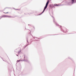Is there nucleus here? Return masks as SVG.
Here are the masks:
<instances>
[{
	"instance_id": "nucleus-5",
	"label": "nucleus",
	"mask_w": 76,
	"mask_h": 76,
	"mask_svg": "<svg viewBox=\"0 0 76 76\" xmlns=\"http://www.w3.org/2000/svg\"><path fill=\"white\" fill-rule=\"evenodd\" d=\"M4 13H9V12H4Z\"/></svg>"
},
{
	"instance_id": "nucleus-3",
	"label": "nucleus",
	"mask_w": 76,
	"mask_h": 76,
	"mask_svg": "<svg viewBox=\"0 0 76 76\" xmlns=\"http://www.w3.org/2000/svg\"><path fill=\"white\" fill-rule=\"evenodd\" d=\"M54 6H60V5L56 4L54 5Z\"/></svg>"
},
{
	"instance_id": "nucleus-4",
	"label": "nucleus",
	"mask_w": 76,
	"mask_h": 76,
	"mask_svg": "<svg viewBox=\"0 0 76 76\" xmlns=\"http://www.w3.org/2000/svg\"><path fill=\"white\" fill-rule=\"evenodd\" d=\"M72 3H73V2H74V0H72Z\"/></svg>"
},
{
	"instance_id": "nucleus-8",
	"label": "nucleus",
	"mask_w": 76,
	"mask_h": 76,
	"mask_svg": "<svg viewBox=\"0 0 76 76\" xmlns=\"http://www.w3.org/2000/svg\"><path fill=\"white\" fill-rule=\"evenodd\" d=\"M24 58H25V57H24Z\"/></svg>"
},
{
	"instance_id": "nucleus-7",
	"label": "nucleus",
	"mask_w": 76,
	"mask_h": 76,
	"mask_svg": "<svg viewBox=\"0 0 76 76\" xmlns=\"http://www.w3.org/2000/svg\"><path fill=\"white\" fill-rule=\"evenodd\" d=\"M17 10H19L18 9H17Z\"/></svg>"
},
{
	"instance_id": "nucleus-6",
	"label": "nucleus",
	"mask_w": 76,
	"mask_h": 76,
	"mask_svg": "<svg viewBox=\"0 0 76 76\" xmlns=\"http://www.w3.org/2000/svg\"><path fill=\"white\" fill-rule=\"evenodd\" d=\"M20 61V60H19V61H18V62H19V61Z\"/></svg>"
},
{
	"instance_id": "nucleus-2",
	"label": "nucleus",
	"mask_w": 76,
	"mask_h": 76,
	"mask_svg": "<svg viewBox=\"0 0 76 76\" xmlns=\"http://www.w3.org/2000/svg\"><path fill=\"white\" fill-rule=\"evenodd\" d=\"M4 17H5V18H6L7 17H8V18H11V16H7V15H4L3 16Z\"/></svg>"
},
{
	"instance_id": "nucleus-1",
	"label": "nucleus",
	"mask_w": 76,
	"mask_h": 76,
	"mask_svg": "<svg viewBox=\"0 0 76 76\" xmlns=\"http://www.w3.org/2000/svg\"><path fill=\"white\" fill-rule=\"evenodd\" d=\"M48 3H49V1H48L47 2L45 6V7L44 9L43 10V11L42 12V13L41 14H41H42V13H44V11H45V9H47V7L48 6Z\"/></svg>"
}]
</instances>
